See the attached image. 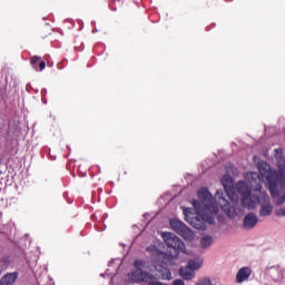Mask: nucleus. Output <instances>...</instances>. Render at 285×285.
Returning <instances> with one entry per match:
<instances>
[{
  "instance_id": "nucleus-3",
  "label": "nucleus",
  "mask_w": 285,
  "mask_h": 285,
  "mask_svg": "<svg viewBox=\"0 0 285 285\" xmlns=\"http://www.w3.org/2000/svg\"><path fill=\"white\" fill-rule=\"evenodd\" d=\"M252 178L249 181L250 187L246 183H239L237 188L240 193L242 206L253 210L257 206H261L259 216L268 217L273 215V205L271 204V197L266 191L262 189V178L259 174L249 171L246 176Z\"/></svg>"
},
{
  "instance_id": "nucleus-5",
  "label": "nucleus",
  "mask_w": 285,
  "mask_h": 285,
  "mask_svg": "<svg viewBox=\"0 0 285 285\" xmlns=\"http://www.w3.org/2000/svg\"><path fill=\"white\" fill-rule=\"evenodd\" d=\"M249 173L245 175V179H247V183L244 180L238 181L236 185H233V177L230 175H224L222 178V185L225 188V193L227 197L229 198V202L225 199L224 197H219V206L222 210H224L225 215L229 217L230 219H235V217H239V215H244V206L239 204V200H237V193L238 195H242V191H239V184H247V186L250 188V181H253L252 177H247Z\"/></svg>"
},
{
  "instance_id": "nucleus-1",
  "label": "nucleus",
  "mask_w": 285,
  "mask_h": 285,
  "mask_svg": "<svg viewBox=\"0 0 285 285\" xmlns=\"http://www.w3.org/2000/svg\"><path fill=\"white\" fill-rule=\"evenodd\" d=\"M194 209H184V216L187 224L197 230H206V224H215V217L219 213V206L215 204V197L206 187L198 190V199L193 202Z\"/></svg>"
},
{
  "instance_id": "nucleus-7",
  "label": "nucleus",
  "mask_w": 285,
  "mask_h": 285,
  "mask_svg": "<svg viewBox=\"0 0 285 285\" xmlns=\"http://www.w3.org/2000/svg\"><path fill=\"white\" fill-rule=\"evenodd\" d=\"M169 225L171 226L173 230L184 237L186 242H193L195 239V233L191 232L186 224L181 223V220L177 218H173L169 220Z\"/></svg>"
},
{
  "instance_id": "nucleus-13",
  "label": "nucleus",
  "mask_w": 285,
  "mask_h": 285,
  "mask_svg": "<svg viewBox=\"0 0 285 285\" xmlns=\"http://www.w3.org/2000/svg\"><path fill=\"white\" fill-rule=\"evenodd\" d=\"M214 242L215 239L213 238V236H203L200 238V246L202 248H210Z\"/></svg>"
},
{
  "instance_id": "nucleus-8",
  "label": "nucleus",
  "mask_w": 285,
  "mask_h": 285,
  "mask_svg": "<svg viewBox=\"0 0 285 285\" xmlns=\"http://www.w3.org/2000/svg\"><path fill=\"white\" fill-rule=\"evenodd\" d=\"M259 222V217L255 213H248L245 215L243 219V228L246 230H250V228H255Z\"/></svg>"
},
{
  "instance_id": "nucleus-17",
  "label": "nucleus",
  "mask_w": 285,
  "mask_h": 285,
  "mask_svg": "<svg viewBox=\"0 0 285 285\" xmlns=\"http://www.w3.org/2000/svg\"><path fill=\"white\" fill-rule=\"evenodd\" d=\"M148 285H168L166 283L157 282V281H149Z\"/></svg>"
},
{
  "instance_id": "nucleus-14",
  "label": "nucleus",
  "mask_w": 285,
  "mask_h": 285,
  "mask_svg": "<svg viewBox=\"0 0 285 285\" xmlns=\"http://www.w3.org/2000/svg\"><path fill=\"white\" fill-rule=\"evenodd\" d=\"M196 285H213V282L210 281V278H202L196 283Z\"/></svg>"
},
{
  "instance_id": "nucleus-19",
  "label": "nucleus",
  "mask_w": 285,
  "mask_h": 285,
  "mask_svg": "<svg viewBox=\"0 0 285 285\" xmlns=\"http://www.w3.org/2000/svg\"><path fill=\"white\" fill-rule=\"evenodd\" d=\"M105 275L110 276L111 274L109 273V269H107V272L105 273Z\"/></svg>"
},
{
  "instance_id": "nucleus-11",
  "label": "nucleus",
  "mask_w": 285,
  "mask_h": 285,
  "mask_svg": "<svg viewBox=\"0 0 285 285\" xmlns=\"http://www.w3.org/2000/svg\"><path fill=\"white\" fill-rule=\"evenodd\" d=\"M179 275L186 282H190V279H195V272L187 265L186 267H181L179 269Z\"/></svg>"
},
{
  "instance_id": "nucleus-2",
  "label": "nucleus",
  "mask_w": 285,
  "mask_h": 285,
  "mask_svg": "<svg viewBox=\"0 0 285 285\" xmlns=\"http://www.w3.org/2000/svg\"><path fill=\"white\" fill-rule=\"evenodd\" d=\"M163 239L168 248L175 250V256L159 250L157 246L147 247V253L150 255L151 264L156 273H158V277H161L163 279H173V273H170L168 266H175V259L178 257V254L186 253V245L183 239L168 232L163 233Z\"/></svg>"
},
{
  "instance_id": "nucleus-9",
  "label": "nucleus",
  "mask_w": 285,
  "mask_h": 285,
  "mask_svg": "<svg viewBox=\"0 0 285 285\" xmlns=\"http://www.w3.org/2000/svg\"><path fill=\"white\" fill-rule=\"evenodd\" d=\"M253 271L250 267H242L236 274L237 284H244V282H248Z\"/></svg>"
},
{
  "instance_id": "nucleus-15",
  "label": "nucleus",
  "mask_w": 285,
  "mask_h": 285,
  "mask_svg": "<svg viewBox=\"0 0 285 285\" xmlns=\"http://www.w3.org/2000/svg\"><path fill=\"white\" fill-rule=\"evenodd\" d=\"M39 59H41V58H39V56H33V57L31 58V66H32V68H33L35 70H39V69L37 68V62L39 61Z\"/></svg>"
},
{
  "instance_id": "nucleus-10",
  "label": "nucleus",
  "mask_w": 285,
  "mask_h": 285,
  "mask_svg": "<svg viewBox=\"0 0 285 285\" xmlns=\"http://www.w3.org/2000/svg\"><path fill=\"white\" fill-rule=\"evenodd\" d=\"M18 277L19 274L17 272L7 273L4 276L1 277L0 285H14V282H17Z\"/></svg>"
},
{
  "instance_id": "nucleus-16",
  "label": "nucleus",
  "mask_w": 285,
  "mask_h": 285,
  "mask_svg": "<svg viewBox=\"0 0 285 285\" xmlns=\"http://www.w3.org/2000/svg\"><path fill=\"white\" fill-rule=\"evenodd\" d=\"M173 285H186V282L181 278H177L173 282Z\"/></svg>"
},
{
  "instance_id": "nucleus-4",
  "label": "nucleus",
  "mask_w": 285,
  "mask_h": 285,
  "mask_svg": "<svg viewBox=\"0 0 285 285\" xmlns=\"http://www.w3.org/2000/svg\"><path fill=\"white\" fill-rule=\"evenodd\" d=\"M283 154L282 148L275 149L274 161H276L278 170H273L266 161H261L257 165L258 173L262 179L266 180V187L277 206L285 204V157L283 158ZM279 187L284 190H281Z\"/></svg>"
},
{
  "instance_id": "nucleus-21",
  "label": "nucleus",
  "mask_w": 285,
  "mask_h": 285,
  "mask_svg": "<svg viewBox=\"0 0 285 285\" xmlns=\"http://www.w3.org/2000/svg\"><path fill=\"white\" fill-rule=\"evenodd\" d=\"M217 195H219V190H217Z\"/></svg>"
},
{
  "instance_id": "nucleus-18",
  "label": "nucleus",
  "mask_w": 285,
  "mask_h": 285,
  "mask_svg": "<svg viewBox=\"0 0 285 285\" xmlns=\"http://www.w3.org/2000/svg\"><path fill=\"white\" fill-rule=\"evenodd\" d=\"M39 69H40V70H46V61H41V62L39 63Z\"/></svg>"
},
{
  "instance_id": "nucleus-6",
  "label": "nucleus",
  "mask_w": 285,
  "mask_h": 285,
  "mask_svg": "<svg viewBox=\"0 0 285 285\" xmlns=\"http://www.w3.org/2000/svg\"><path fill=\"white\" fill-rule=\"evenodd\" d=\"M134 266L136 271L128 275L134 284H139L141 282L148 284L154 279L153 274L144 272L146 271V262L137 259L134 262Z\"/></svg>"
},
{
  "instance_id": "nucleus-20",
  "label": "nucleus",
  "mask_w": 285,
  "mask_h": 285,
  "mask_svg": "<svg viewBox=\"0 0 285 285\" xmlns=\"http://www.w3.org/2000/svg\"><path fill=\"white\" fill-rule=\"evenodd\" d=\"M106 274H100V277H104Z\"/></svg>"
},
{
  "instance_id": "nucleus-12",
  "label": "nucleus",
  "mask_w": 285,
  "mask_h": 285,
  "mask_svg": "<svg viewBox=\"0 0 285 285\" xmlns=\"http://www.w3.org/2000/svg\"><path fill=\"white\" fill-rule=\"evenodd\" d=\"M203 264H204V258H194L188 261L187 266L190 267L195 273V271H199V268H202Z\"/></svg>"
}]
</instances>
